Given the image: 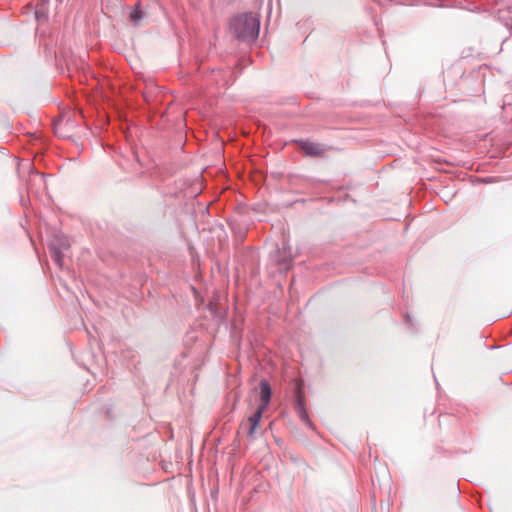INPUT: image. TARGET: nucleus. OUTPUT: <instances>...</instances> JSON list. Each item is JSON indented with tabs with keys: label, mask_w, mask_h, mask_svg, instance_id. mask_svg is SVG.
<instances>
[{
	"label": "nucleus",
	"mask_w": 512,
	"mask_h": 512,
	"mask_svg": "<svg viewBox=\"0 0 512 512\" xmlns=\"http://www.w3.org/2000/svg\"><path fill=\"white\" fill-rule=\"evenodd\" d=\"M69 249V243L65 240L61 246L59 247V251H56L55 252V256H54V259L55 261L57 262L58 265H62V254H61V251L62 250H67Z\"/></svg>",
	"instance_id": "nucleus-7"
},
{
	"label": "nucleus",
	"mask_w": 512,
	"mask_h": 512,
	"mask_svg": "<svg viewBox=\"0 0 512 512\" xmlns=\"http://www.w3.org/2000/svg\"><path fill=\"white\" fill-rule=\"evenodd\" d=\"M291 261V256H289L287 259L284 260L285 263V269L287 268V264Z\"/></svg>",
	"instance_id": "nucleus-8"
},
{
	"label": "nucleus",
	"mask_w": 512,
	"mask_h": 512,
	"mask_svg": "<svg viewBox=\"0 0 512 512\" xmlns=\"http://www.w3.org/2000/svg\"><path fill=\"white\" fill-rule=\"evenodd\" d=\"M297 144L308 157H322L328 151L325 145L308 140H299Z\"/></svg>",
	"instance_id": "nucleus-2"
},
{
	"label": "nucleus",
	"mask_w": 512,
	"mask_h": 512,
	"mask_svg": "<svg viewBox=\"0 0 512 512\" xmlns=\"http://www.w3.org/2000/svg\"><path fill=\"white\" fill-rule=\"evenodd\" d=\"M271 388L267 381L260 382V400L261 404L258 407H263L266 410L270 400H271Z\"/></svg>",
	"instance_id": "nucleus-4"
},
{
	"label": "nucleus",
	"mask_w": 512,
	"mask_h": 512,
	"mask_svg": "<svg viewBox=\"0 0 512 512\" xmlns=\"http://www.w3.org/2000/svg\"><path fill=\"white\" fill-rule=\"evenodd\" d=\"M237 37L243 40H255L259 35L260 23L252 14H244L237 17L233 23Z\"/></svg>",
	"instance_id": "nucleus-1"
},
{
	"label": "nucleus",
	"mask_w": 512,
	"mask_h": 512,
	"mask_svg": "<svg viewBox=\"0 0 512 512\" xmlns=\"http://www.w3.org/2000/svg\"><path fill=\"white\" fill-rule=\"evenodd\" d=\"M144 18V13L139 9V6L136 5L129 14V19L135 25H138L140 21Z\"/></svg>",
	"instance_id": "nucleus-6"
},
{
	"label": "nucleus",
	"mask_w": 512,
	"mask_h": 512,
	"mask_svg": "<svg viewBox=\"0 0 512 512\" xmlns=\"http://www.w3.org/2000/svg\"><path fill=\"white\" fill-rule=\"evenodd\" d=\"M264 411L263 407H258L254 414L248 417L246 422L242 423L241 428L247 430L248 436L252 437L254 435Z\"/></svg>",
	"instance_id": "nucleus-3"
},
{
	"label": "nucleus",
	"mask_w": 512,
	"mask_h": 512,
	"mask_svg": "<svg viewBox=\"0 0 512 512\" xmlns=\"http://www.w3.org/2000/svg\"><path fill=\"white\" fill-rule=\"evenodd\" d=\"M296 412L299 416V418L306 424H310V420H309V417H308V414L305 410V407H304V403H303V399L302 397L299 395L298 396V399H297V404H296Z\"/></svg>",
	"instance_id": "nucleus-5"
}]
</instances>
